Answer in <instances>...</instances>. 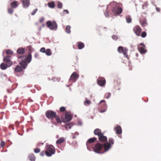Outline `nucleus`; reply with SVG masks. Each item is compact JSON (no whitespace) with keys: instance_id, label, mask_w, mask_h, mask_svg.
Segmentation results:
<instances>
[{"instance_id":"nucleus-26","label":"nucleus","mask_w":161,"mask_h":161,"mask_svg":"<svg viewBox=\"0 0 161 161\" xmlns=\"http://www.w3.org/2000/svg\"><path fill=\"white\" fill-rule=\"evenodd\" d=\"M77 46L78 48L81 49L84 47L85 45L82 42H79L78 43Z\"/></svg>"},{"instance_id":"nucleus-51","label":"nucleus","mask_w":161,"mask_h":161,"mask_svg":"<svg viewBox=\"0 0 161 161\" xmlns=\"http://www.w3.org/2000/svg\"><path fill=\"white\" fill-rule=\"evenodd\" d=\"M156 10L158 12H159L160 11V9L159 8L157 7L156 8Z\"/></svg>"},{"instance_id":"nucleus-17","label":"nucleus","mask_w":161,"mask_h":161,"mask_svg":"<svg viewBox=\"0 0 161 161\" xmlns=\"http://www.w3.org/2000/svg\"><path fill=\"white\" fill-rule=\"evenodd\" d=\"M20 65L21 66V67L20 65H18L14 69V72H20L23 71V69H25L23 68L22 66L20 64Z\"/></svg>"},{"instance_id":"nucleus-18","label":"nucleus","mask_w":161,"mask_h":161,"mask_svg":"<svg viewBox=\"0 0 161 161\" xmlns=\"http://www.w3.org/2000/svg\"><path fill=\"white\" fill-rule=\"evenodd\" d=\"M103 133L101 129H96L94 131V133L95 135H97L98 137L100 135Z\"/></svg>"},{"instance_id":"nucleus-9","label":"nucleus","mask_w":161,"mask_h":161,"mask_svg":"<svg viewBox=\"0 0 161 161\" xmlns=\"http://www.w3.org/2000/svg\"><path fill=\"white\" fill-rule=\"evenodd\" d=\"M11 57L8 55L3 58V61L8 65V67H10L13 64V62L11 60Z\"/></svg>"},{"instance_id":"nucleus-42","label":"nucleus","mask_w":161,"mask_h":161,"mask_svg":"<svg viewBox=\"0 0 161 161\" xmlns=\"http://www.w3.org/2000/svg\"><path fill=\"white\" fill-rule=\"evenodd\" d=\"M45 19L43 17H41L39 19V22L40 23H42L44 20Z\"/></svg>"},{"instance_id":"nucleus-2","label":"nucleus","mask_w":161,"mask_h":161,"mask_svg":"<svg viewBox=\"0 0 161 161\" xmlns=\"http://www.w3.org/2000/svg\"><path fill=\"white\" fill-rule=\"evenodd\" d=\"M45 115L46 117L48 119L53 120V119L55 118L57 123H61L62 122L59 116L57 115V113L51 110H47L46 112Z\"/></svg>"},{"instance_id":"nucleus-1","label":"nucleus","mask_w":161,"mask_h":161,"mask_svg":"<svg viewBox=\"0 0 161 161\" xmlns=\"http://www.w3.org/2000/svg\"><path fill=\"white\" fill-rule=\"evenodd\" d=\"M29 50V53L27 56H20L18 57L19 59H21V61L19 62L20 64L24 68H26L28 64L30 63L32 59L31 52L34 51L33 49L31 46H29L27 47Z\"/></svg>"},{"instance_id":"nucleus-7","label":"nucleus","mask_w":161,"mask_h":161,"mask_svg":"<svg viewBox=\"0 0 161 161\" xmlns=\"http://www.w3.org/2000/svg\"><path fill=\"white\" fill-rule=\"evenodd\" d=\"M46 25L48 27L52 30H56L57 28V24L54 21L52 22L50 21H48L46 23Z\"/></svg>"},{"instance_id":"nucleus-54","label":"nucleus","mask_w":161,"mask_h":161,"mask_svg":"<svg viewBox=\"0 0 161 161\" xmlns=\"http://www.w3.org/2000/svg\"><path fill=\"white\" fill-rule=\"evenodd\" d=\"M9 127L11 128L13 130H14V127H11V126H9Z\"/></svg>"},{"instance_id":"nucleus-52","label":"nucleus","mask_w":161,"mask_h":161,"mask_svg":"<svg viewBox=\"0 0 161 161\" xmlns=\"http://www.w3.org/2000/svg\"><path fill=\"white\" fill-rule=\"evenodd\" d=\"M64 12H66L67 14H68L69 13V12L67 10H64V11H63Z\"/></svg>"},{"instance_id":"nucleus-43","label":"nucleus","mask_w":161,"mask_h":161,"mask_svg":"<svg viewBox=\"0 0 161 161\" xmlns=\"http://www.w3.org/2000/svg\"><path fill=\"white\" fill-rule=\"evenodd\" d=\"M37 11V8L34 9V10L32 11V13H31V15H34L36 13V12Z\"/></svg>"},{"instance_id":"nucleus-55","label":"nucleus","mask_w":161,"mask_h":161,"mask_svg":"<svg viewBox=\"0 0 161 161\" xmlns=\"http://www.w3.org/2000/svg\"><path fill=\"white\" fill-rule=\"evenodd\" d=\"M41 29H42V28L41 27H40L39 28V30L40 31H41Z\"/></svg>"},{"instance_id":"nucleus-48","label":"nucleus","mask_w":161,"mask_h":161,"mask_svg":"<svg viewBox=\"0 0 161 161\" xmlns=\"http://www.w3.org/2000/svg\"><path fill=\"white\" fill-rule=\"evenodd\" d=\"M104 14H105V16L107 17H108L109 16V14L107 11H106L104 13Z\"/></svg>"},{"instance_id":"nucleus-13","label":"nucleus","mask_w":161,"mask_h":161,"mask_svg":"<svg viewBox=\"0 0 161 161\" xmlns=\"http://www.w3.org/2000/svg\"><path fill=\"white\" fill-rule=\"evenodd\" d=\"M103 103L102 104V106L101 107V110L100 111V113H103L105 112L107 109V105L106 103V102L104 100H102L100 101L99 104H101L102 103Z\"/></svg>"},{"instance_id":"nucleus-15","label":"nucleus","mask_w":161,"mask_h":161,"mask_svg":"<svg viewBox=\"0 0 161 161\" xmlns=\"http://www.w3.org/2000/svg\"><path fill=\"white\" fill-rule=\"evenodd\" d=\"M99 140L101 142L103 143L107 142V137L104 136L103 133H102L98 137Z\"/></svg>"},{"instance_id":"nucleus-49","label":"nucleus","mask_w":161,"mask_h":161,"mask_svg":"<svg viewBox=\"0 0 161 161\" xmlns=\"http://www.w3.org/2000/svg\"><path fill=\"white\" fill-rule=\"evenodd\" d=\"M45 154V151H42L40 153V155L42 156H43Z\"/></svg>"},{"instance_id":"nucleus-8","label":"nucleus","mask_w":161,"mask_h":161,"mask_svg":"<svg viewBox=\"0 0 161 161\" xmlns=\"http://www.w3.org/2000/svg\"><path fill=\"white\" fill-rule=\"evenodd\" d=\"M128 49L126 48H124L122 47L119 46L118 48V51L119 53H123L125 58H128V56L127 54Z\"/></svg>"},{"instance_id":"nucleus-33","label":"nucleus","mask_w":161,"mask_h":161,"mask_svg":"<svg viewBox=\"0 0 161 161\" xmlns=\"http://www.w3.org/2000/svg\"><path fill=\"white\" fill-rule=\"evenodd\" d=\"M71 28V27L69 25H67L66 27V32L68 34H70V33L71 31L70 30Z\"/></svg>"},{"instance_id":"nucleus-25","label":"nucleus","mask_w":161,"mask_h":161,"mask_svg":"<svg viewBox=\"0 0 161 161\" xmlns=\"http://www.w3.org/2000/svg\"><path fill=\"white\" fill-rule=\"evenodd\" d=\"M28 158L29 160L31 161H35L36 159L35 156L33 153L30 154L28 155Z\"/></svg>"},{"instance_id":"nucleus-40","label":"nucleus","mask_w":161,"mask_h":161,"mask_svg":"<svg viewBox=\"0 0 161 161\" xmlns=\"http://www.w3.org/2000/svg\"><path fill=\"white\" fill-rule=\"evenodd\" d=\"M65 110V108L64 107H62L60 108L59 111L60 112H63Z\"/></svg>"},{"instance_id":"nucleus-38","label":"nucleus","mask_w":161,"mask_h":161,"mask_svg":"<svg viewBox=\"0 0 161 161\" xmlns=\"http://www.w3.org/2000/svg\"><path fill=\"white\" fill-rule=\"evenodd\" d=\"M40 151V149L38 148H36L34 150V152L35 153H38Z\"/></svg>"},{"instance_id":"nucleus-27","label":"nucleus","mask_w":161,"mask_h":161,"mask_svg":"<svg viewBox=\"0 0 161 161\" xmlns=\"http://www.w3.org/2000/svg\"><path fill=\"white\" fill-rule=\"evenodd\" d=\"M73 124L72 123L66 124L65 125V127L66 130H68L69 129H71V127L73 126Z\"/></svg>"},{"instance_id":"nucleus-30","label":"nucleus","mask_w":161,"mask_h":161,"mask_svg":"<svg viewBox=\"0 0 161 161\" xmlns=\"http://www.w3.org/2000/svg\"><path fill=\"white\" fill-rule=\"evenodd\" d=\"M8 67V65L4 63H2L0 65V68L3 70L6 69Z\"/></svg>"},{"instance_id":"nucleus-16","label":"nucleus","mask_w":161,"mask_h":161,"mask_svg":"<svg viewBox=\"0 0 161 161\" xmlns=\"http://www.w3.org/2000/svg\"><path fill=\"white\" fill-rule=\"evenodd\" d=\"M97 139L96 137L91 138L89 139L86 143V145L87 148L90 147V144L93 143L97 140Z\"/></svg>"},{"instance_id":"nucleus-32","label":"nucleus","mask_w":161,"mask_h":161,"mask_svg":"<svg viewBox=\"0 0 161 161\" xmlns=\"http://www.w3.org/2000/svg\"><path fill=\"white\" fill-rule=\"evenodd\" d=\"M46 55L47 56H50L52 54V52L51 50L50 49H47L46 50L45 52Z\"/></svg>"},{"instance_id":"nucleus-46","label":"nucleus","mask_w":161,"mask_h":161,"mask_svg":"<svg viewBox=\"0 0 161 161\" xmlns=\"http://www.w3.org/2000/svg\"><path fill=\"white\" fill-rule=\"evenodd\" d=\"M112 38L114 40H116L118 38L117 36L116 35L113 36H112Z\"/></svg>"},{"instance_id":"nucleus-22","label":"nucleus","mask_w":161,"mask_h":161,"mask_svg":"<svg viewBox=\"0 0 161 161\" xmlns=\"http://www.w3.org/2000/svg\"><path fill=\"white\" fill-rule=\"evenodd\" d=\"M17 53L18 54H22L25 53V49L22 47L19 48L17 50Z\"/></svg>"},{"instance_id":"nucleus-39","label":"nucleus","mask_w":161,"mask_h":161,"mask_svg":"<svg viewBox=\"0 0 161 161\" xmlns=\"http://www.w3.org/2000/svg\"><path fill=\"white\" fill-rule=\"evenodd\" d=\"M57 7L59 8H61L62 7V3L60 2H58L57 5Z\"/></svg>"},{"instance_id":"nucleus-35","label":"nucleus","mask_w":161,"mask_h":161,"mask_svg":"<svg viewBox=\"0 0 161 161\" xmlns=\"http://www.w3.org/2000/svg\"><path fill=\"white\" fill-rule=\"evenodd\" d=\"M6 53L8 55H12L13 54V52L10 49H7L6 50Z\"/></svg>"},{"instance_id":"nucleus-4","label":"nucleus","mask_w":161,"mask_h":161,"mask_svg":"<svg viewBox=\"0 0 161 161\" xmlns=\"http://www.w3.org/2000/svg\"><path fill=\"white\" fill-rule=\"evenodd\" d=\"M55 149L52 145H48L46 146L45 154L47 157H51L55 154Z\"/></svg>"},{"instance_id":"nucleus-21","label":"nucleus","mask_w":161,"mask_h":161,"mask_svg":"<svg viewBox=\"0 0 161 161\" xmlns=\"http://www.w3.org/2000/svg\"><path fill=\"white\" fill-rule=\"evenodd\" d=\"M10 6L12 8H15L18 6V2L15 1L11 2Z\"/></svg>"},{"instance_id":"nucleus-5","label":"nucleus","mask_w":161,"mask_h":161,"mask_svg":"<svg viewBox=\"0 0 161 161\" xmlns=\"http://www.w3.org/2000/svg\"><path fill=\"white\" fill-rule=\"evenodd\" d=\"M103 147V144H102L100 143H97L95 144L94 147H93V151L97 153H102L105 152L104 150L102 152V150Z\"/></svg>"},{"instance_id":"nucleus-41","label":"nucleus","mask_w":161,"mask_h":161,"mask_svg":"<svg viewBox=\"0 0 161 161\" xmlns=\"http://www.w3.org/2000/svg\"><path fill=\"white\" fill-rule=\"evenodd\" d=\"M8 13L10 14H12L13 12V10L12 8H8Z\"/></svg>"},{"instance_id":"nucleus-11","label":"nucleus","mask_w":161,"mask_h":161,"mask_svg":"<svg viewBox=\"0 0 161 161\" xmlns=\"http://www.w3.org/2000/svg\"><path fill=\"white\" fill-rule=\"evenodd\" d=\"M79 77V75L76 72H73L71 75L69 79V81H72L73 82H75Z\"/></svg>"},{"instance_id":"nucleus-29","label":"nucleus","mask_w":161,"mask_h":161,"mask_svg":"<svg viewBox=\"0 0 161 161\" xmlns=\"http://www.w3.org/2000/svg\"><path fill=\"white\" fill-rule=\"evenodd\" d=\"M47 5L49 7L51 8H53L55 7V3L53 1L48 3Z\"/></svg>"},{"instance_id":"nucleus-3","label":"nucleus","mask_w":161,"mask_h":161,"mask_svg":"<svg viewBox=\"0 0 161 161\" xmlns=\"http://www.w3.org/2000/svg\"><path fill=\"white\" fill-rule=\"evenodd\" d=\"M110 5L113 7L112 11L115 14H121L122 11V9L121 7L122 4L113 2L110 3Z\"/></svg>"},{"instance_id":"nucleus-28","label":"nucleus","mask_w":161,"mask_h":161,"mask_svg":"<svg viewBox=\"0 0 161 161\" xmlns=\"http://www.w3.org/2000/svg\"><path fill=\"white\" fill-rule=\"evenodd\" d=\"M140 23L141 25L143 27L147 25V23L145 19L140 20Z\"/></svg>"},{"instance_id":"nucleus-31","label":"nucleus","mask_w":161,"mask_h":161,"mask_svg":"<svg viewBox=\"0 0 161 161\" xmlns=\"http://www.w3.org/2000/svg\"><path fill=\"white\" fill-rule=\"evenodd\" d=\"M126 22L127 23H130L131 22L132 19L130 16L127 15L125 17Z\"/></svg>"},{"instance_id":"nucleus-14","label":"nucleus","mask_w":161,"mask_h":161,"mask_svg":"<svg viewBox=\"0 0 161 161\" xmlns=\"http://www.w3.org/2000/svg\"><path fill=\"white\" fill-rule=\"evenodd\" d=\"M98 84L101 86L105 85L106 84L105 80L103 77H99L97 80Z\"/></svg>"},{"instance_id":"nucleus-19","label":"nucleus","mask_w":161,"mask_h":161,"mask_svg":"<svg viewBox=\"0 0 161 161\" xmlns=\"http://www.w3.org/2000/svg\"><path fill=\"white\" fill-rule=\"evenodd\" d=\"M115 130L116 131V133L117 134H120L122 133V129L121 127L118 125L117 127L115 128Z\"/></svg>"},{"instance_id":"nucleus-44","label":"nucleus","mask_w":161,"mask_h":161,"mask_svg":"<svg viewBox=\"0 0 161 161\" xmlns=\"http://www.w3.org/2000/svg\"><path fill=\"white\" fill-rule=\"evenodd\" d=\"M5 142L3 141H2L0 143V145L2 147H3L5 145Z\"/></svg>"},{"instance_id":"nucleus-45","label":"nucleus","mask_w":161,"mask_h":161,"mask_svg":"<svg viewBox=\"0 0 161 161\" xmlns=\"http://www.w3.org/2000/svg\"><path fill=\"white\" fill-rule=\"evenodd\" d=\"M46 50L44 47H42L40 50V52L43 53H45Z\"/></svg>"},{"instance_id":"nucleus-12","label":"nucleus","mask_w":161,"mask_h":161,"mask_svg":"<svg viewBox=\"0 0 161 161\" xmlns=\"http://www.w3.org/2000/svg\"><path fill=\"white\" fill-rule=\"evenodd\" d=\"M133 31L137 36H140L142 29L139 26L136 25L133 28Z\"/></svg>"},{"instance_id":"nucleus-23","label":"nucleus","mask_w":161,"mask_h":161,"mask_svg":"<svg viewBox=\"0 0 161 161\" xmlns=\"http://www.w3.org/2000/svg\"><path fill=\"white\" fill-rule=\"evenodd\" d=\"M138 50L141 54H144L147 52V50L144 47H141L138 48Z\"/></svg>"},{"instance_id":"nucleus-34","label":"nucleus","mask_w":161,"mask_h":161,"mask_svg":"<svg viewBox=\"0 0 161 161\" xmlns=\"http://www.w3.org/2000/svg\"><path fill=\"white\" fill-rule=\"evenodd\" d=\"M91 103V102L89 100H88L87 98H86V100L84 103V105L86 106L90 104Z\"/></svg>"},{"instance_id":"nucleus-6","label":"nucleus","mask_w":161,"mask_h":161,"mask_svg":"<svg viewBox=\"0 0 161 161\" xmlns=\"http://www.w3.org/2000/svg\"><path fill=\"white\" fill-rule=\"evenodd\" d=\"M114 143V140L112 138H109L108 139V142H106V143L103 144V147L104 149V152L107 151L109 149H110L111 147V145H113Z\"/></svg>"},{"instance_id":"nucleus-10","label":"nucleus","mask_w":161,"mask_h":161,"mask_svg":"<svg viewBox=\"0 0 161 161\" xmlns=\"http://www.w3.org/2000/svg\"><path fill=\"white\" fill-rule=\"evenodd\" d=\"M73 118V116L70 114V112H65V118L63 122H66L70 121Z\"/></svg>"},{"instance_id":"nucleus-37","label":"nucleus","mask_w":161,"mask_h":161,"mask_svg":"<svg viewBox=\"0 0 161 161\" xmlns=\"http://www.w3.org/2000/svg\"><path fill=\"white\" fill-rule=\"evenodd\" d=\"M111 95V94L110 93H108L105 94V97L107 98H108Z\"/></svg>"},{"instance_id":"nucleus-47","label":"nucleus","mask_w":161,"mask_h":161,"mask_svg":"<svg viewBox=\"0 0 161 161\" xmlns=\"http://www.w3.org/2000/svg\"><path fill=\"white\" fill-rule=\"evenodd\" d=\"M148 5V4L147 3H145L144 4L142 5V8L144 9L145 7H147Z\"/></svg>"},{"instance_id":"nucleus-53","label":"nucleus","mask_w":161,"mask_h":161,"mask_svg":"<svg viewBox=\"0 0 161 161\" xmlns=\"http://www.w3.org/2000/svg\"><path fill=\"white\" fill-rule=\"evenodd\" d=\"M140 45H142L144 47H145V45H144V44L143 43H141L140 44Z\"/></svg>"},{"instance_id":"nucleus-20","label":"nucleus","mask_w":161,"mask_h":161,"mask_svg":"<svg viewBox=\"0 0 161 161\" xmlns=\"http://www.w3.org/2000/svg\"><path fill=\"white\" fill-rule=\"evenodd\" d=\"M22 2L24 7H28L30 5L29 0H23Z\"/></svg>"},{"instance_id":"nucleus-50","label":"nucleus","mask_w":161,"mask_h":161,"mask_svg":"<svg viewBox=\"0 0 161 161\" xmlns=\"http://www.w3.org/2000/svg\"><path fill=\"white\" fill-rule=\"evenodd\" d=\"M39 54L38 53H36L35 54L34 57L36 58H38L39 57Z\"/></svg>"},{"instance_id":"nucleus-24","label":"nucleus","mask_w":161,"mask_h":161,"mask_svg":"<svg viewBox=\"0 0 161 161\" xmlns=\"http://www.w3.org/2000/svg\"><path fill=\"white\" fill-rule=\"evenodd\" d=\"M65 141V139L64 137H62L58 139L56 143L57 144H60L64 142Z\"/></svg>"},{"instance_id":"nucleus-36","label":"nucleus","mask_w":161,"mask_h":161,"mask_svg":"<svg viewBox=\"0 0 161 161\" xmlns=\"http://www.w3.org/2000/svg\"><path fill=\"white\" fill-rule=\"evenodd\" d=\"M140 36L144 38L147 36V33L145 31H143L141 34V33Z\"/></svg>"}]
</instances>
